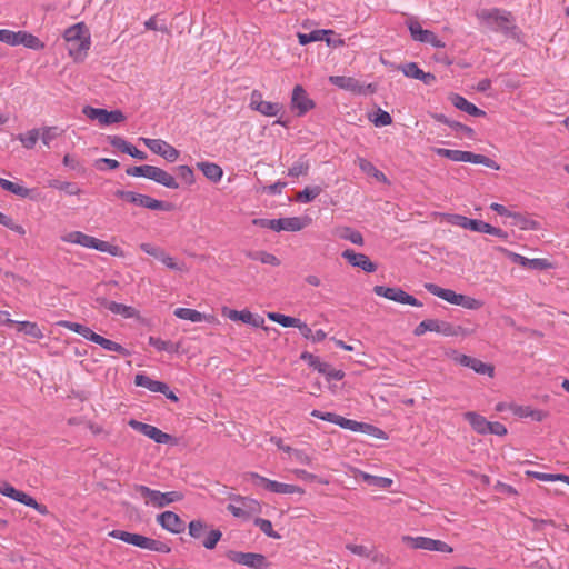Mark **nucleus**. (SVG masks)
I'll return each instance as SVG.
<instances>
[{
    "label": "nucleus",
    "instance_id": "16",
    "mask_svg": "<svg viewBox=\"0 0 569 569\" xmlns=\"http://www.w3.org/2000/svg\"><path fill=\"white\" fill-rule=\"evenodd\" d=\"M497 251L500 252L501 254L506 256L507 258H509L512 262L518 263L519 266H521L523 268H529V269H535V270H547V269L552 268V263L547 259H542V258L529 259L519 253L512 252L503 247H498Z\"/></svg>",
    "mask_w": 569,
    "mask_h": 569
},
{
    "label": "nucleus",
    "instance_id": "7",
    "mask_svg": "<svg viewBox=\"0 0 569 569\" xmlns=\"http://www.w3.org/2000/svg\"><path fill=\"white\" fill-rule=\"evenodd\" d=\"M229 500L230 502L227 506V510L236 518L249 519L253 515H258L262 511L261 503L253 498L241 495H230Z\"/></svg>",
    "mask_w": 569,
    "mask_h": 569
},
{
    "label": "nucleus",
    "instance_id": "49",
    "mask_svg": "<svg viewBox=\"0 0 569 569\" xmlns=\"http://www.w3.org/2000/svg\"><path fill=\"white\" fill-rule=\"evenodd\" d=\"M267 317L269 320H271L276 323H279L280 326L286 327V328H288V327L296 328L300 320L298 318L286 316V315L278 313V312H268Z\"/></svg>",
    "mask_w": 569,
    "mask_h": 569
},
{
    "label": "nucleus",
    "instance_id": "63",
    "mask_svg": "<svg viewBox=\"0 0 569 569\" xmlns=\"http://www.w3.org/2000/svg\"><path fill=\"white\" fill-rule=\"evenodd\" d=\"M188 528L189 535L192 538H200L208 528V526L202 520H192L189 522Z\"/></svg>",
    "mask_w": 569,
    "mask_h": 569
},
{
    "label": "nucleus",
    "instance_id": "1",
    "mask_svg": "<svg viewBox=\"0 0 569 569\" xmlns=\"http://www.w3.org/2000/svg\"><path fill=\"white\" fill-rule=\"evenodd\" d=\"M60 239L64 243L77 244L86 249H93L102 253H108L112 257L123 258L126 256L120 246L100 240L82 231L73 230L66 232L60 237Z\"/></svg>",
    "mask_w": 569,
    "mask_h": 569
},
{
    "label": "nucleus",
    "instance_id": "56",
    "mask_svg": "<svg viewBox=\"0 0 569 569\" xmlns=\"http://www.w3.org/2000/svg\"><path fill=\"white\" fill-rule=\"evenodd\" d=\"M433 151L436 154L440 157H445L455 162H463L465 151L462 150H451L445 148H435Z\"/></svg>",
    "mask_w": 569,
    "mask_h": 569
},
{
    "label": "nucleus",
    "instance_id": "31",
    "mask_svg": "<svg viewBox=\"0 0 569 569\" xmlns=\"http://www.w3.org/2000/svg\"><path fill=\"white\" fill-rule=\"evenodd\" d=\"M463 418L478 435H488L489 421L476 411H467Z\"/></svg>",
    "mask_w": 569,
    "mask_h": 569
},
{
    "label": "nucleus",
    "instance_id": "23",
    "mask_svg": "<svg viewBox=\"0 0 569 569\" xmlns=\"http://www.w3.org/2000/svg\"><path fill=\"white\" fill-rule=\"evenodd\" d=\"M345 258L353 267L361 268L366 272H375L377 267L365 253L355 252L351 249H347L342 252Z\"/></svg>",
    "mask_w": 569,
    "mask_h": 569
},
{
    "label": "nucleus",
    "instance_id": "51",
    "mask_svg": "<svg viewBox=\"0 0 569 569\" xmlns=\"http://www.w3.org/2000/svg\"><path fill=\"white\" fill-rule=\"evenodd\" d=\"M310 169V163L307 159L300 158L288 170V176L298 178L307 176Z\"/></svg>",
    "mask_w": 569,
    "mask_h": 569
},
{
    "label": "nucleus",
    "instance_id": "57",
    "mask_svg": "<svg viewBox=\"0 0 569 569\" xmlns=\"http://www.w3.org/2000/svg\"><path fill=\"white\" fill-rule=\"evenodd\" d=\"M469 368L479 375H487L489 377H493V373H495L493 366L486 363L477 358L472 359Z\"/></svg>",
    "mask_w": 569,
    "mask_h": 569
},
{
    "label": "nucleus",
    "instance_id": "25",
    "mask_svg": "<svg viewBox=\"0 0 569 569\" xmlns=\"http://www.w3.org/2000/svg\"><path fill=\"white\" fill-rule=\"evenodd\" d=\"M173 313L177 318L191 322L208 321L214 323L218 321L217 318L212 315H204L190 308H177Z\"/></svg>",
    "mask_w": 569,
    "mask_h": 569
},
{
    "label": "nucleus",
    "instance_id": "36",
    "mask_svg": "<svg viewBox=\"0 0 569 569\" xmlns=\"http://www.w3.org/2000/svg\"><path fill=\"white\" fill-rule=\"evenodd\" d=\"M134 383L138 387H143L152 392H160L167 390V385L164 382L153 380L143 373H139L134 377Z\"/></svg>",
    "mask_w": 569,
    "mask_h": 569
},
{
    "label": "nucleus",
    "instance_id": "6",
    "mask_svg": "<svg viewBox=\"0 0 569 569\" xmlns=\"http://www.w3.org/2000/svg\"><path fill=\"white\" fill-rule=\"evenodd\" d=\"M425 288L427 289L428 292H430L431 295L451 303V305H455V306H460L462 308H466L468 310H477V309H480L482 307V301L476 299V298H472L470 296H466V295H460V293H457L455 292L453 290L451 289H445V288H441L435 283H426L425 284Z\"/></svg>",
    "mask_w": 569,
    "mask_h": 569
},
{
    "label": "nucleus",
    "instance_id": "18",
    "mask_svg": "<svg viewBox=\"0 0 569 569\" xmlns=\"http://www.w3.org/2000/svg\"><path fill=\"white\" fill-rule=\"evenodd\" d=\"M291 109L301 117L315 108V102L309 98L302 86H295L291 94Z\"/></svg>",
    "mask_w": 569,
    "mask_h": 569
},
{
    "label": "nucleus",
    "instance_id": "11",
    "mask_svg": "<svg viewBox=\"0 0 569 569\" xmlns=\"http://www.w3.org/2000/svg\"><path fill=\"white\" fill-rule=\"evenodd\" d=\"M407 26L412 40L428 43L437 49H443L446 47V43L433 31L423 29L416 19H410Z\"/></svg>",
    "mask_w": 569,
    "mask_h": 569
},
{
    "label": "nucleus",
    "instance_id": "27",
    "mask_svg": "<svg viewBox=\"0 0 569 569\" xmlns=\"http://www.w3.org/2000/svg\"><path fill=\"white\" fill-rule=\"evenodd\" d=\"M311 218L309 217H288L279 219V231H291L297 232L311 223Z\"/></svg>",
    "mask_w": 569,
    "mask_h": 569
},
{
    "label": "nucleus",
    "instance_id": "41",
    "mask_svg": "<svg viewBox=\"0 0 569 569\" xmlns=\"http://www.w3.org/2000/svg\"><path fill=\"white\" fill-rule=\"evenodd\" d=\"M447 222L453 226H458L463 229H468L471 231L477 230L478 221L477 219H469L461 214H447Z\"/></svg>",
    "mask_w": 569,
    "mask_h": 569
},
{
    "label": "nucleus",
    "instance_id": "17",
    "mask_svg": "<svg viewBox=\"0 0 569 569\" xmlns=\"http://www.w3.org/2000/svg\"><path fill=\"white\" fill-rule=\"evenodd\" d=\"M140 141L153 153L162 157L168 162L178 160L180 152L169 142L162 139L140 138Z\"/></svg>",
    "mask_w": 569,
    "mask_h": 569
},
{
    "label": "nucleus",
    "instance_id": "46",
    "mask_svg": "<svg viewBox=\"0 0 569 569\" xmlns=\"http://www.w3.org/2000/svg\"><path fill=\"white\" fill-rule=\"evenodd\" d=\"M17 325H18V330L20 332H23L24 335L30 336L37 340H40L43 338V332H42L41 328L36 322L20 321V322H17Z\"/></svg>",
    "mask_w": 569,
    "mask_h": 569
},
{
    "label": "nucleus",
    "instance_id": "13",
    "mask_svg": "<svg viewBox=\"0 0 569 569\" xmlns=\"http://www.w3.org/2000/svg\"><path fill=\"white\" fill-rule=\"evenodd\" d=\"M227 557L230 561L252 569H268L269 562L262 553L229 551Z\"/></svg>",
    "mask_w": 569,
    "mask_h": 569
},
{
    "label": "nucleus",
    "instance_id": "22",
    "mask_svg": "<svg viewBox=\"0 0 569 569\" xmlns=\"http://www.w3.org/2000/svg\"><path fill=\"white\" fill-rule=\"evenodd\" d=\"M399 70H401L406 77L420 80L427 86H431L436 82V76L430 72H425L416 62L400 66Z\"/></svg>",
    "mask_w": 569,
    "mask_h": 569
},
{
    "label": "nucleus",
    "instance_id": "64",
    "mask_svg": "<svg viewBox=\"0 0 569 569\" xmlns=\"http://www.w3.org/2000/svg\"><path fill=\"white\" fill-rule=\"evenodd\" d=\"M222 537V532L218 529H212L208 532L202 545L207 549H213Z\"/></svg>",
    "mask_w": 569,
    "mask_h": 569
},
{
    "label": "nucleus",
    "instance_id": "59",
    "mask_svg": "<svg viewBox=\"0 0 569 569\" xmlns=\"http://www.w3.org/2000/svg\"><path fill=\"white\" fill-rule=\"evenodd\" d=\"M20 31L0 29V42L9 46H19Z\"/></svg>",
    "mask_w": 569,
    "mask_h": 569
},
{
    "label": "nucleus",
    "instance_id": "32",
    "mask_svg": "<svg viewBox=\"0 0 569 569\" xmlns=\"http://www.w3.org/2000/svg\"><path fill=\"white\" fill-rule=\"evenodd\" d=\"M58 326L63 327L70 331H73L80 336H82L84 339L96 342L98 339V333L93 332L89 327L83 326L78 322H71L67 320H61L57 322Z\"/></svg>",
    "mask_w": 569,
    "mask_h": 569
},
{
    "label": "nucleus",
    "instance_id": "34",
    "mask_svg": "<svg viewBox=\"0 0 569 569\" xmlns=\"http://www.w3.org/2000/svg\"><path fill=\"white\" fill-rule=\"evenodd\" d=\"M311 416L315 418H319L321 420L335 423L343 429H348L351 425V419H347L342 416L336 415L333 412H322L319 410H312Z\"/></svg>",
    "mask_w": 569,
    "mask_h": 569
},
{
    "label": "nucleus",
    "instance_id": "60",
    "mask_svg": "<svg viewBox=\"0 0 569 569\" xmlns=\"http://www.w3.org/2000/svg\"><path fill=\"white\" fill-rule=\"evenodd\" d=\"M254 525L259 527V529L268 537L273 539H279L280 536L273 530L272 523L270 520L262 519V518H256Z\"/></svg>",
    "mask_w": 569,
    "mask_h": 569
},
{
    "label": "nucleus",
    "instance_id": "38",
    "mask_svg": "<svg viewBox=\"0 0 569 569\" xmlns=\"http://www.w3.org/2000/svg\"><path fill=\"white\" fill-rule=\"evenodd\" d=\"M512 219L511 224L518 227L520 230H538L539 223L536 220L530 219L528 216L520 212H512L510 217Z\"/></svg>",
    "mask_w": 569,
    "mask_h": 569
},
{
    "label": "nucleus",
    "instance_id": "4",
    "mask_svg": "<svg viewBox=\"0 0 569 569\" xmlns=\"http://www.w3.org/2000/svg\"><path fill=\"white\" fill-rule=\"evenodd\" d=\"M133 490L143 499L146 506L158 509L179 502L183 499V495L179 491L161 492L144 485H134Z\"/></svg>",
    "mask_w": 569,
    "mask_h": 569
},
{
    "label": "nucleus",
    "instance_id": "26",
    "mask_svg": "<svg viewBox=\"0 0 569 569\" xmlns=\"http://www.w3.org/2000/svg\"><path fill=\"white\" fill-rule=\"evenodd\" d=\"M510 410L518 418H530L537 422L545 420L549 416L547 411L535 409L530 406L512 405Z\"/></svg>",
    "mask_w": 569,
    "mask_h": 569
},
{
    "label": "nucleus",
    "instance_id": "54",
    "mask_svg": "<svg viewBox=\"0 0 569 569\" xmlns=\"http://www.w3.org/2000/svg\"><path fill=\"white\" fill-rule=\"evenodd\" d=\"M320 373L325 375L328 380H341L345 377V372L339 369L330 367V365L322 362L318 365L317 369Z\"/></svg>",
    "mask_w": 569,
    "mask_h": 569
},
{
    "label": "nucleus",
    "instance_id": "14",
    "mask_svg": "<svg viewBox=\"0 0 569 569\" xmlns=\"http://www.w3.org/2000/svg\"><path fill=\"white\" fill-rule=\"evenodd\" d=\"M373 292L379 296L383 297L386 299L402 303V305H410L413 307H421L422 303L417 300L413 296L407 293L400 288L397 287H385V286H376L373 288Z\"/></svg>",
    "mask_w": 569,
    "mask_h": 569
},
{
    "label": "nucleus",
    "instance_id": "40",
    "mask_svg": "<svg viewBox=\"0 0 569 569\" xmlns=\"http://www.w3.org/2000/svg\"><path fill=\"white\" fill-rule=\"evenodd\" d=\"M333 30L319 29L310 33H298L297 38L301 46H306L310 42L323 41L326 36L333 34Z\"/></svg>",
    "mask_w": 569,
    "mask_h": 569
},
{
    "label": "nucleus",
    "instance_id": "15",
    "mask_svg": "<svg viewBox=\"0 0 569 569\" xmlns=\"http://www.w3.org/2000/svg\"><path fill=\"white\" fill-rule=\"evenodd\" d=\"M249 107L264 117H277L282 110L279 102L264 101L262 92L259 90L251 91Z\"/></svg>",
    "mask_w": 569,
    "mask_h": 569
},
{
    "label": "nucleus",
    "instance_id": "2",
    "mask_svg": "<svg viewBox=\"0 0 569 569\" xmlns=\"http://www.w3.org/2000/svg\"><path fill=\"white\" fill-rule=\"evenodd\" d=\"M69 56L77 62L83 61L90 49L91 40L88 28L83 22H78L63 32Z\"/></svg>",
    "mask_w": 569,
    "mask_h": 569
},
{
    "label": "nucleus",
    "instance_id": "29",
    "mask_svg": "<svg viewBox=\"0 0 569 569\" xmlns=\"http://www.w3.org/2000/svg\"><path fill=\"white\" fill-rule=\"evenodd\" d=\"M449 100L451 101V103L457 109L462 110V111L467 112L470 116H473V117H483V116H486V112L483 110L479 109L477 106H475L473 103L469 102L462 96H459L457 93H452L449 97Z\"/></svg>",
    "mask_w": 569,
    "mask_h": 569
},
{
    "label": "nucleus",
    "instance_id": "53",
    "mask_svg": "<svg viewBox=\"0 0 569 569\" xmlns=\"http://www.w3.org/2000/svg\"><path fill=\"white\" fill-rule=\"evenodd\" d=\"M321 188L319 186L315 187H306L302 191L297 193V201L308 203L316 199L321 193Z\"/></svg>",
    "mask_w": 569,
    "mask_h": 569
},
{
    "label": "nucleus",
    "instance_id": "20",
    "mask_svg": "<svg viewBox=\"0 0 569 569\" xmlns=\"http://www.w3.org/2000/svg\"><path fill=\"white\" fill-rule=\"evenodd\" d=\"M221 313L223 317H226L232 321H242L244 323H249L257 328L262 327V325L264 323L263 318H261L259 316H254L249 310L238 311V310L230 309L228 307H222Z\"/></svg>",
    "mask_w": 569,
    "mask_h": 569
},
{
    "label": "nucleus",
    "instance_id": "61",
    "mask_svg": "<svg viewBox=\"0 0 569 569\" xmlns=\"http://www.w3.org/2000/svg\"><path fill=\"white\" fill-rule=\"evenodd\" d=\"M0 224L9 228L10 230L17 232L20 236L26 234V229L21 224L14 222V220L11 217L2 212H0Z\"/></svg>",
    "mask_w": 569,
    "mask_h": 569
},
{
    "label": "nucleus",
    "instance_id": "28",
    "mask_svg": "<svg viewBox=\"0 0 569 569\" xmlns=\"http://www.w3.org/2000/svg\"><path fill=\"white\" fill-rule=\"evenodd\" d=\"M329 81L333 86L353 93H362L365 91L363 86L352 77L331 76Z\"/></svg>",
    "mask_w": 569,
    "mask_h": 569
},
{
    "label": "nucleus",
    "instance_id": "44",
    "mask_svg": "<svg viewBox=\"0 0 569 569\" xmlns=\"http://www.w3.org/2000/svg\"><path fill=\"white\" fill-rule=\"evenodd\" d=\"M48 187L57 189L59 191H63L70 196H79L81 193V189L73 182L61 181L59 179H52L48 182Z\"/></svg>",
    "mask_w": 569,
    "mask_h": 569
},
{
    "label": "nucleus",
    "instance_id": "47",
    "mask_svg": "<svg viewBox=\"0 0 569 569\" xmlns=\"http://www.w3.org/2000/svg\"><path fill=\"white\" fill-rule=\"evenodd\" d=\"M149 345L154 347L159 351H168V352H179L180 342L173 343L171 341H166L157 337H149Z\"/></svg>",
    "mask_w": 569,
    "mask_h": 569
},
{
    "label": "nucleus",
    "instance_id": "10",
    "mask_svg": "<svg viewBox=\"0 0 569 569\" xmlns=\"http://www.w3.org/2000/svg\"><path fill=\"white\" fill-rule=\"evenodd\" d=\"M402 542L412 549H422L445 553H451L453 551L452 547L447 542L428 537L403 536Z\"/></svg>",
    "mask_w": 569,
    "mask_h": 569
},
{
    "label": "nucleus",
    "instance_id": "21",
    "mask_svg": "<svg viewBox=\"0 0 569 569\" xmlns=\"http://www.w3.org/2000/svg\"><path fill=\"white\" fill-rule=\"evenodd\" d=\"M157 522L171 533H180L184 530L183 520L173 511H164L157 516Z\"/></svg>",
    "mask_w": 569,
    "mask_h": 569
},
{
    "label": "nucleus",
    "instance_id": "30",
    "mask_svg": "<svg viewBox=\"0 0 569 569\" xmlns=\"http://www.w3.org/2000/svg\"><path fill=\"white\" fill-rule=\"evenodd\" d=\"M349 430L355 431V432H362V433H366L368 436H371V437H373L376 439H380V440L388 439V435L382 429H380L373 425L358 422L356 420H351Z\"/></svg>",
    "mask_w": 569,
    "mask_h": 569
},
{
    "label": "nucleus",
    "instance_id": "33",
    "mask_svg": "<svg viewBox=\"0 0 569 569\" xmlns=\"http://www.w3.org/2000/svg\"><path fill=\"white\" fill-rule=\"evenodd\" d=\"M197 168L203 173V176L212 182H218L223 176L222 168L214 163L202 161L197 163Z\"/></svg>",
    "mask_w": 569,
    "mask_h": 569
},
{
    "label": "nucleus",
    "instance_id": "48",
    "mask_svg": "<svg viewBox=\"0 0 569 569\" xmlns=\"http://www.w3.org/2000/svg\"><path fill=\"white\" fill-rule=\"evenodd\" d=\"M529 477H533L540 481H562L569 486V476L562 473H545L538 471H527Z\"/></svg>",
    "mask_w": 569,
    "mask_h": 569
},
{
    "label": "nucleus",
    "instance_id": "37",
    "mask_svg": "<svg viewBox=\"0 0 569 569\" xmlns=\"http://www.w3.org/2000/svg\"><path fill=\"white\" fill-rule=\"evenodd\" d=\"M104 307L114 315H120L123 318H136L139 316V311L123 303H118L114 301H106Z\"/></svg>",
    "mask_w": 569,
    "mask_h": 569
},
{
    "label": "nucleus",
    "instance_id": "8",
    "mask_svg": "<svg viewBox=\"0 0 569 569\" xmlns=\"http://www.w3.org/2000/svg\"><path fill=\"white\" fill-rule=\"evenodd\" d=\"M478 19L496 31H508L513 28L511 13L497 8L481 10L478 13Z\"/></svg>",
    "mask_w": 569,
    "mask_h": 569
},
{
    "label": "nucleus",
    "instance_id": "35",
    "mask_svg": "<svg viewBox=\"0 0 569 569\" xmlns=\"http://www.w3.org/2000/svg\"><path fill=\"white\" fill-rule=\"evenodd\" d=\"M267 490L274 492V493H281V495H303L305 490L296 485H289V483H282L278 482L276 480H270L269 483H267Z\"/></svg>",
    "mask_w": 569,
    "mask_h": 569
},
{
    "label": "nucleus",
    "instance_id": "42",
    "mask_svg": "<svg viewBox=\"0 0 569 569\" xmlns=\"http://www.w3.org/2000/svg\"><path fill=\"white\" fill-rule=\"evenodd\" d=\"M14 501H18L27 507H30V508H33L34 510H37L39 513L41 515H47L48 513V509L44 505H40L37 502V500L34 498H32L31 496H29L28 493L21 491V490H18L17 491V495L13 499Z\"/></svg>",
    "mask_w": 569,
    "mask_h": 569
},
{
    "label": "nucleus",
    "instance_id": "39",
    "mask_svg": "<svg viewBox=\"0 0 569 569\" xmlns=\"http://www.w3.org/2000/svg\"><path fill=\"white\" fill-rule=\"evenodd\" d=\"M463 162L482 164V166L491 168L493 170L500 169L499 164L495 160H492L483 154H478V153H473L470 151H465Z\"/></svg>",
    "mask_w": 569,
    "mask_h": 569
},
{
    "label": "nucleus",
    "instance_id": "3",
    "mask_svg": "<svg viewBox=\"0 0 569 569\" xmlns=\"http://www.w3.org/2000/svg\"><path fill=\"white\" fill-rule=\"evenodd\" d=\"M427 331L437 332L446 337H467L473 333V330L471 329L462 326H456L448 321L426 319L415 328L413 335L420 337Z\"/></svg>",
    "mask_w": 569,
    "mask_h": 569
},
{
    "label": "nucleus",
    "instance_id": "50",
    "mask_svg": "<svg viewBox=\"0 0 569 569\" xmlns=\"http://www.w3.org/2000/svg\"><path fill=\"white\" fill-rule=\"evenodd\" d=\"M159 261L170 270L180 272L187 271L186 263L178 261L174 257L170 256L166 250L161 254Z\"/></svg>",
    "mask_w": 569,
    "mask_h": 569
},
{
    "label": "nucleus",
    "instance_id": "5",
    "mask_svg": "<svg viewBox=\"0 0 569 569\" xmlns=\"http://www.w3.org/2000/svg\"><path fill=\"white\" fill-rule=\"evenodd\" d=\"M109 536L141 549L163 553H169L171 551V548L167 543L139 533H132L123 530H112L109 532Z\"/></svg>",
    "mask_w": 569,
    "mask_h": 569
},
{
    "label": "nucleus",
    "instance_id": "58",
    "mask_svg": "<svg viewBox=\"0 0 569 569\" xmlns=\"http://www.w3.org/2000/svg\"><path fill=\"white\" fill-rule=\"evenodd\" d=\"M357 163L363 172L371 174L379 180L386 179L385 174L381 171H379L370 161L363 158H358Z\"/></svg>",
    "mask_w": 569,
    "mask_h": 569
},
{
    "label": "nucleus",
    "instance_id": "45",
    "mask_svg": "<svg viewBox=\"0 0 569 569\" xmlns=\"http://www.w3.org/2000/svg\"><path fill=\"white\" fill-rule=\"evenodd\" d=\"M20 44L32 50H42L44 48V43L38 37L27 31H20Z\"/></svg>",
    "mask_w": 569,
    "mask_h": 569
},
{
    "label": "nucleus",
    "instance_id": "9",
    "mask_svg": "<svg viewBox=\"0 0 569 569\" xmlns=\"http://www.w3.org/2000/svg\"><path fill=\"white\" fill-rule=\"evenodd\" d=\"M114 196L129 203L150 210H169L170 208V206L163 201L133 191L117 190Z\"/></svg>",
    "mask_w": 569,
    "mask_h": 569
},
{
    "label": "nucleus",
    "instance_id": "55",
    "mask_svg": "<svg viewBox=\"0 0 569 569\" xmlns=\"http://www.w3.org/2000/svg\"><path fill=\"white\" fill-rule=\"evenodd\" d=\"M40 138L39 130L32 129L26 133L19 134L18 139L27 149H32Z\"/></svg>",
    "mask_w": 569,
    "mask_h": 569
},
{
    "label": "nucleus",
    "instance_id": "62",
    "mask_svg": "<svg viewBox=\"0 0 569 569\" xmlns=\"http://www.w3.org/2000/svg\"><path fill=\"white\" fill-rule=\"evenodd\" d=\"M252 258L263 264H270L273 267L280 266V260L274 254L267 251H258L252 256Z\"/></svg>",
    "mask_w": 569,
    "mask_h": 569
},
{
    "label": "nucleus",
    "instance_id": "52",
    "mask_svg": "<svg viewBox=\"0 0 569 569\" xmlns=\"http://www.w3.org/2000/svg\"><path fill=\"white\" fill-rule=\"evenodd\" d=\"M94 343L101 346L103 349L108 351H114L123 356L128 355V351L120 343L107 339L100 335L98 336V339L96 340Z\"/></svg>",
    "mask_w": 569,
    "mask_h": 569
},
{
    "label": "nucleus",
    "instance_id": "43",
    "mask_svg": "<svg viewBox=\"0 0 569 569\" xmlns=\"http://www.w3.org/2000/svg\"><path fill=\"white\" fill-rule=\"evenodd\" d=\"M0 187L3 190L21 198H28L30 196V190L28 188L23 187L19 182H13L4 178H0Z\"/></svg>",
    "mask_w": 569,
    "mask_h": 569
},
{
    "label": "nucleus",
    "instance_id": "12",
    "mask_svg": "<svg viewBox=\"0 0 569 569\" xmlns=\"http://www.w3.org/2000/svg\"><path fill=\"white\" fill-rule=\"evenodd\" d=\"M82 113L91 120H97L101 126L123 122L127 119L121 110L108 111L107 109L93 108L90 106H86L82 109Z\"/></svg>",
    "mask_w": 569,
    "mask_h": 569
},
{
    "label": "nucleus",
    "instance_id": "24",
    "mask_svg": "<svg viewBox=\"0 0 569 569\" xmlns=\"http://www.w3.org/2000/svg\"><path fill=\"white\" fill-rule=\"evenodd\" d=\"M148 179H150L159 184H162L169 189H178L179 188V184L172 174H170L166 170H163L159 167H156V166L149 167Z\"/></svg>",
    "mask_w": 569,
    "mask_h": 569
},
{
    "label": "nucleus",
    "instance_id": "19",
    "mask_svg": "<svg viewBox=\"0 0 569 569\" xmlns=\"http://www.w3.org/2000/svg\"><path fill=\"white\" fill-rule=\"evenodd\" d=\"M128 425L137 430L138 432L142 433L143 436L152 439L157 443H168L172 440V437L163 431H161L159 428L131 419L129 420Z\"/></svg>",
    "mask_w": 569,
    "mask_h": 569
}]
</instances>
